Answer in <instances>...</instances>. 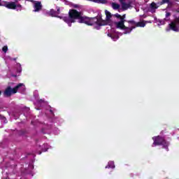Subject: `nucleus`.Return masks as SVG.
<instances>
[{
    "label": "nucleus",
    "mask_w": 179,
    "mask_h": 179,
    "mask_svg": "<svg viewBox=\"0 0 179 179\" xmlns=\"http://www.w3.org/2000/svg\"><path fill=\"white\" fill-rule=\"evenodd\" d=\"M125 17H127L126 14H124L123 15H121V20H122L123 22H127V20H125Z\"/></svg>",
    "instance_id": "20"
},
{
    "label": "nucleus",
    "mask_w": 179,
    "mask_h": 179,
    "mask_svg": "<svg viewBox=\"0 0 179 179\" xmlns=\"http://www.w3.org/2000/svg\"><path fill=\"white\" fill-rule=\"evenodd\" d=\"M34 12H40L41 9H43V5L41 4V1H34Z\"/></svg>",
    "instance_id": "5"
},
{
    "label": "nucleus",
    "mask_w": 179,
    "mask_h": 179,
    "mask_svg": "<svg viewBox=\"0 0 179 179\" xmlns=\"http://www.w3.org/2000/svg\"><path fill=\"white\" fill-rule=\"evenodd\" d=\"M116 29H120V30H124L125 29V22L120 20L119 22H115Z\"/></svg>",
    "instance_id": "8"
},
{
    "label": "nucleus",
    "mask_w": 179,
    "mask_h": 179,
    "mask_svg": "<svg viewBox=\"0 0 179 179\" xmlns=\"http://www.w3.org/2000/svg\"><path fill=\"white\" fill-rule=\"evenodd\" d=\"M22 86H23V84L20 83L13 89L10 86L8 87L4 91V96H6V97H10L12 94H16V93H17V90H19Z\"/></svg>",
    "instance_id": "4"
},
{
    "label": "nucleus",
    "mask_w": 179,
    "mask_h": 179,
    "mask_svg": "<svg viewBox=\"0 0 179 179\" xmlns=\"http://www.w3.org/2000/svg\"><path fill=\"white\" fill-rule=\"evenodd\" d=\"M1 94H2V91L0 90V96H1Z\"/></svg>",
    "instance_id": "28"
},
{
    "label": "nucleus",
    "mask_w": 179,
    "mask_h": 179,
    "mask_svg": "<svg viewBox=\"0 0 179 179\" xmlns=\"http://www.w3.org/2000/svg\"><path fill=\"white\" fill-rule=\"evenodd\" d=\"M164 3H170V0H162V1L159 3V5H164Z\"/></svg>",
    "instance_id": "16"
},
{
    "label": "nucleus",
    "mask_w": 179,
    "mask_h": 179,
    "mask_svg": "<svg viewBox=\"0 0 179 179\" xmlns=\"http://www.w3.org/2000/svg\"><path fill=\"white\" fill-rule=\"evenodd\" d=\"M154 142L152 145V147L153 148L154 146H160L162 145L163 149H166V152H169V143L168 141H166L163 137L160 136H157L155 137L152 138Z\"/></svg>",
    "instance_id": "3"
},
{
    "label": "nucleus",
    "mask_w": 179,
    "mask_h": 179,
    "mask_svg": "<svg viewBox=\"0 0 179 179\" xmlns=\"http://www.w3.org/2000/svg\"><path fill=\"white\" fill-rule=\"evenodd\" d=\"M150 8H151V9H157V8H159V6H157V5L156 4V3L152 2V3L150 4Z\"/></svg>",
    "instance_id": "15"
},
{
    "label": "nucleus",
    "mask_w": 179,
    "mask_h": 179,
    "mask_svg": "<svg viewBox=\"0 0 179 179\" xmlns=\"http://www.w3.org/2000/svg\"><path fill=\"white\" fill-rule=\"evenodd\" d=\"M127 23H130L131 24H135V21H134V20H129V21H127Z\"/></svg>",
    "instance_id": "22"
},
{
    "label": "nucleus",
    "mask_w": 179,
    "mask_h": 179,
    "mask_svg": "<svg viewBox=\"0 0 179 179\" xmlns=\"http://www.w3.org/2000/svg\"><path fill=\"white\" fill-rule=\"evenodd\" d=\"M169 29L171 30H172L173 31L178 32L179 31V24H176V22L172 21L169 24Z\"/></svg>",
    "instance_id": "6"
},
{
    "label": "nucleus",
    "mask_w": 179,
    "mask_h": 179,
    "mask_svg": "<svg viewBox=\"0 0 179 179\" xmlns=\"http://www.w3.org/2000/svg\"><path fill=\"white\" fill-rule=\"evenodd\" d=\"M0 117H1V115H0Z\"/></svg>",
    "instance_id": "35"
},
{
    "label": "nucleus",
    "mask_w": 179,
    "mask_h": 179,
    "mask_svg": "<svg viewBox=\"0 0 179 179\" xmlns=\"http://www.w3.org/2000/svg\"><path fill=\"white\" fill-rule=\"evenodd\" d=\"M0 6H2V3H0Z\"/></svg>",
    "instance_id": "31"
},
{
    "label": "nucleus",
    "mask_w": 179,
    "mask_h": 179,
    "mask_svg": "<svg viewBox=\"0 0 179 179\" xmlns=\"http://www.w3.org/2000/svg\"><path fill=\"white\" fill-rule=\"evenodd\" d=\"M41 101H43V99H41Z\"/></svg>",
    "instance_id": "34"
},
{
    "label": "nucleus",
    "mask_w": 179,
    "mask_h": 179,
    "mask_svg": "<svg viewBox=\"0 0 179 179\" xmlns=\"http://www.w3.org/2000/svg\"><path fill=\"white\" fill-rule=\"evenodd\" d=\"M20 135H23V133H21Z\"/></svg>",
    "instance_id": "33"
},
{
    "label": "nucleus",
    "mask_w": 179,
    "mask_h": 179,
    "mask_svg": "<svg viewBox=\"0 0 179 179\" xmlns=\"http://www.w3.org/2000/svg\"><path fill=\"white\" fill-rule=\"evenodd\" d=\"M105 14L106 15V20H103V15H99L95 17H89L83 16L82 12H79L77 10H72L70 13V17H71V22H76L78 20V23H84L87 26H93L96 24V26H107L108 22L113 17L110 11L106 10Z\"/></svg>",
    "instance_id": "1"
},
{
    "label": "nucleus",
    "mask_w": 179,
    "mask_h": 179,
    "mask_svg": "<svg viewBox=\"0 0 179 179\" xmlns=\"http://www.w3.org/2000/svg\"><path fill=\"white\" fill-rule=\"evenodd\" d=\"M169 16H171V13H166V17H169Z\"/></svg>",
    "instance_id": "25"
},
{
    "label": "nucleus",
    "mask_w": 179,
    "mask_h": 179,
    "mask_svg": "<svg viewBox=\"0 0 179 179\" xmlns=\"http://www.w3.org/2000/svg\"><path fill=\"white\" fill-rule=\"evenodd\" d=\"M106 169H115V165H114V162L108 163V165L106 166Z\"/></svg>",
    "instance_id": "13"
},
{
    "label": "nucleus",
    "mask_w": 179,
    "mask_h": 179,
    "mask_svg": "<svg viewBox=\"0 0 179 179\" xmlns=\"http://www.w3.org/2000/svg\"><path fill=\"white\" fill-rule=\"evenodd\" d=\"M57 15H59L60 12H61V9L59 8V7L57 8Z\"/></svg>",
    "instance_id": "23"
},
{
    "label": "nucleus",
    "mask_w": 179,
    "mask_h": 179,
    "mask_svg": "<svg viewBox=\"0 0 179 179\" xmlns=\"http://www.w3.org/2000/svg\"><path fill=\"white\" fill-rule=\"evenodd\" d=\"M176 24H178L179 23V17H176L175 20H173Z\"/></svg>",
    "instance_id": "21"
},
{
    "label": "nucleus",
    "mask_w": 179,
    "mask_h": 179,
    "mask_svg": "<svg viewBox=\"0 0 179 179\" xmlns=\"http://www.w3.org/2000/svg\"><path fill=\"white\" fill-rule=\"evenodd\" d=\"M38 155H41V152H38Z\"/></svg>",
    "instance_id": "30"
},
{
    "label": "nucleus",
    "mask_w": 179,
    "mask_h": 179,
    "mask_svg": "<svg viewBox=\"0 0 179 179\" xmlns=\"http://www.w3.org/2000/svg\"><path fill=\"white\" fill-rule=\"evenodd\" d=\"M25 1H28V2H31L32 3H34V0H25Z\"/></svg>",
    "instance_id": "27"
},
{
    "label": "nucleus",
    "mask_w": 179,
    "mask_h": 179,
    "mask_svg": "<svg viewBox=\"0 0 179 179\" xmlns=\"http://www.w3.org/2000/svg\"><path fill=\"white\" fill-rule=\"evenodd\" d=\"M2 51L5 53L8 52V45H5L2 48Z\"/></svg>",
    "instance_id": "17"
},
{
    "label": "nucleus",
    "mask_w": 179,
    "mask_h": 179,
    "mask_svg": "<svg viewBox=\"0 0 179 179\" xmlns=\"http://www.w3.org/2000/svg\"><path fill=\"white\" fill-rule=\"evenodd\" d=\"M108 37H111L113 39L115 38L114 36L111 34H108Z\"/></svg>",
    "instance_id": "24"
},
{
    "label": "nucleus",
    "mask_w": 179,
    "mask_h": 179,
    "mask_svg": "<svg viewBox=\"0 0 179 179\" xmlns=\"http://www.w3.org/2000/svg\"><path fill=\"white\" fill-rule=\"evenodd\" d=\"M17 2H19L18 0H15V1L8 3L7 4H6V8H7L8 9L15 10L16 9V3H17Z\"/></svg>",
    "instance_id": "7"
},
{
    "label": "nucleus",
    "mask_w": 179,
    "mask_h": 179,
    "mask_svg": "<svg viewBox=\"0 0 179 179\" xmlns=\"http://www.w3.org/2000/svg\"><path fill=\"white\" fill-rule=\"evenodd\" d=\"M120 4L117 3H112V8L115 10H118V9H120Z\"/></svg>",
    "instance_id": "11"
},
{
    "label": "nucleus",
    "mask_w": 179,
    "mask_h": 179,
    "mask_svg": "<svg viewBox=\"0 0 179 179\" xmlns=\"http://www.w3.org/2000/svg\"><path fill=\"white\" fill-rule=\"evenodd\" d=\"M114 17H117V19H120L121 20V15L116 13L113 15Z\"/></svg>",
    "instance_id": "18"
},
{
    "label": "nucleus",
    "mask_w": 179,
    "mask_h": 179,
    "mask_svg": "<svg viewBox=\"0 0 179 179\" xmlns=\"http://www.w3.org/2000/svg\"><path fill=\"white\" fill-rule=\"evenodd\" d=\"M129 8H132V2L129 1L128 3H122V10H127Z\"/></svg>",
    "instance_id": "9"
},
{
    "label": "nucleus",
    "mask_w": 179,
    "mask_h": 179,
    "mask_svg": "<svg viewBox=\"0 0 179 179\" xmlns=\"http://www.w3.org/2000/svg\"><path fill=\"white\" fill-rule=\"evenodd\" d=\"M72 10H76L75 9H71L69 12V16L66 17H61L59 15H57V11H55L54 9H51L49 12L50 16H52V17H59V19H62L65 23H67L68 26L71 27L72 26V23H75V22H72V18L71 17V12Z\"/></svg>",
    "instance_id": "2"
},
{
    "label": "nucleus",
    "mask_w": 179,
    "mask_h": 179,
    "mask_svg": "<svg viewBox=\"0 0 179 179\" xmlns=\"http://www.w3.org/2000/svg\"><path fill=\"white\" fill-rule=\"evenodd\" d=\"M74 8H78V5H76V6H74Z\"/></svg>",
    "instance_id": "29"
},
{
    "label": "nucleus",
    "mask_w": 179,
    "mask_h": 179,
    "mask_svg": "<svg viewBox=\"0 0 179 179\" xmlns=\"http://www.w3.org/2000/svg\"><path fill=\"white\" fill-rule=\"evenodd\" d=\"M146 26V24L144 22H138L136 23L137 27H145Z\"/></svg>",
    "instance_id": "12"
},
{
    "label": "nucleus",
    "mask_w": 179,
    "mask_h": 179,
    "mask_svg": "<svg viewBox=\"0 0 179 179\" xmlns=\"http://www.w3.org/2000/svg\"><path fill=\"white\" fill-rule=\"evenodd\" d=\"M133 29H135V27H128L125 26V28L123 29L124 30V34H129Z\"/></svg>",
    "instance_id": "10"
},
{
    "label": "nucleus",
    "mask_w": 179,
    "mask_h": 179,
    "mask_svg": "<svg viewBox=\"0 0 179 179\" xmlns=\"http://www.w3.org/2000/svg\"><path fill=\"white\" fill-rule=\"evenodd\" d=\"M93 2H95L96 3H103L104 0H92Z\"/></svg>",
    "instance_id": "19"
},
{
    "label": "nucleus",
    "mask_w": 179,
    "mask_h": 179,
    "mask_svg": "<svg viewBox=\"0 0 179 179\" xmlns=\"http://www.w3.org/2000/svg\"><path fill=\"white\" fill-rule=\"evenodd\" d=\"M50 113H52V110H50Z\"/></svg>",
    "instance_id": "32"
},
{
    "label": "nucleus",
    "mask_w": 179,
    "mask_h": 179,
    "mask_svg": "<svg viewBox=\"0 0 179 179\" xmlns=\"http://www.w3.org/2000/svg\"><path fill=\"white\" fill-rule=\"evenodd\" d=\"M22 8L23 7L20 5V3H15V9H17V10H22Z\"/></svg>",
    "instance_id": "14"
},
{
    "label": "nucleus",
    "mask_w": 179,
    "mask_h": 179,
    "mask_svg": "<svg viewBox=\"0 0 179 179\" xmlns=\"http://www.w3.org/2000/svg\"><path fill=\"white\" fill-rule=\"evenodd\" d=\"M119 1L120 2L121 5H122V3H125V2H124L125 0H119Z\"/></svg>",
    "instance_id": "26"
}]
</instances>
